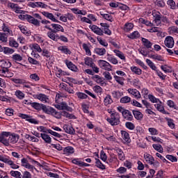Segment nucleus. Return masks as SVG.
<instances>
[{"mask_svg":"<svg viewBox=\"0 0 178 178\" xmlns=\"http://www.w3.org/2000/svg\"><path fill=\"white\" fill-rule=\"evenodd\" d=\"M106 121L111 126H118L120 123V114L118 112H114L111 114L109 118H106Z\"/></svg>","mask_w":178,"mask_h":178,"instance_id":"obj_1","label":"nucleus"},{"mask_svg":"<svg viewBox=\"0 0 178 178\" xmlns=\"http://www.w3.org/2000/svg\"><path fill=\"white\" fill-rule=\"evenodd\" d=\"M52 116H54L56 119H60L62 116H64V118H67L68 119H73V120L76 119V115L73 114H70L66 111H62L60 113V112L56 111V110H54V113H53Z\"/></svg>","mask_w":178,"mask_h":178,"instance_id":"obj_2","label":"nucleus"},{"mask_svg":"<svg viewBox=\"0 0 178 178\" xmlns=\"http://www.w3.org/2000/svg\"><path fill=\"white\" fill-rule=\"evenodd\" d=\"M9 136H10V132L9 131H2L0 134V143L5 147H9Z\"/></svg>","mask_w":178,"mask_h":178,"instance_id":"obj_3","label":"nucleus"},{"mask_svg":"<svg viewBox=\"0 0 178 178\" xmlns=\"http://www.w3.org/2000/svg\"><path fill=\"white\" fill-rule=\"evenodd\" d=\"M143 158L146 163H148L149 165H154L155 168H158V166H159V163L155 161V159H154V156H152V155L148 153H145Z\"/></svg>","mask_w":178,"mask_h":178,"instance_id":"obj_4","label":"nucleus"},{"mask_svg":"<svg viewBox=\"0 0 178 178\" xmlns=\"http://www.w3.org/2000/svg\"><path fill=\"white\" fill-rule=\"evenodd\" d=\"M97 62L100 69L106 70V72H112L113 66L108 61L104 60H99Z\"/></svg>","mask_w":178,"mask_h":178,"instance_id":"obj_5","label":"nucleus"},{"mask_svg":"<svg viewBox=\"0 0 178 178\" xmlns=\"http://www.w3.org/2000/svg\"><path fill=\"white\" fill-rule=\"evenodd\" d=\"M18 117L21 118V119H24L25 120H26V122H29L32 124H38V121L29 115L19 113H18Z\"/></svg>","mask_w":178,"mask_h":178,"instance_id":"obj_6","label":"nucleus"},{"mask_svg":"<svg viewBox=\"0 0 178 178\" xmlns=\"http://www.w3.org/2000/svg\"><path fill=\"white\" fill-rule=\"evenodd\" d=\"M21 165L23 166V168H26V169H29L30 172H34V170H37L34 165L29 163V161H27V159L26 158H22L21 159Z\"/></svg>","mask_w":178,"mask_h":178,"instance_id":"obj_7","label":"nucleus"},{"mask_svg":"<svg viewBox=\"0 0 178 178\" xmlns=\"http://www.w3.org/2000/svg\"><path fill=\"white\" fill-rule=\"evenodd\" d=\"M164 45L167 48H173L175 47V39L172 36H167L164 40Z\"/></svg>","mask_w":178,"mask_h":178,"instance_id":"obj_8","label":"nucleus"},{"mask_svg":"<svg viewBox=\"0 0 178 178\" xmlns=\"http://www.w3.org/2000/svg\"><path fill=\"white\" fill-rule=\"evenodd\" d=\"M28 6L30 8H42V9H45L47 8V5L40 1L36 2H29Z\"/></svg>","mask_w":178,"mask_h":178,"instance_id":"obj_9","label":"nucleus"},{"mask_svg":"<svg viewBox=\"0 0 178 178\" xmlns=\"http://www.w3.org/2000/svg\"><path fill=\"white\" fill-rule=\"evenodd\" d=\"M19 141V135L10 132V136H8V147L10 144H16Z\"/></svg>","mask_w":178,"mask_h":178,"instance_id":"obj_10","label":"nucleus"},{"mask_svg":"<svg viewBox=\"0 0 178 178\" xmlns=\"http://www.w3.org/2000/svg\"><path fill=\"white\" fill-rule=\"evenodd\" d=\"M33 98L35 99H39V101H41V102H43V104H47V102L49 101L48 96L42 93L33 95Z\"/></svg>","mask_w":178,"mask_h":178,"instance_id":"obj_11","label":"nucleus"},{"mask_svg":"<svg viewBox=\"0 0 178 178\" xmlns=\"http://www.w3.org/2000/svg\"><path fill=\"white\" fill-rule=\"evenodd\" d=\"M56 108L60 111H67L68 112H73V108L69 106L65 102H62L60 104H58Z\"/></svg>","mask_w":178,"mask_h":178,"instance_id":"obj_12","label":"nucleus"},{"mask_svg":"<svg viewBox=\"0 0 178 178\" xmlns=\"http://www.w3.org/2000/svg\"><path fill=\"white\" fill-rule=\"evenodd\" d=\"M127 92L131 95H133L134 98H136V99H141V93H140V91L137 89L129 88Z\"/></svg>","mask_w":178,"mask_h":178,"instance_id":"obj_13","label":"nucleus"},{"mask_svg":"<svg viewBox=\"0 0 178 178\" xmlns=\"http://www.w3.org/2000/svg\"><path fill=\"white\" fill-rule=\"evenodd\" d=\"M154 107L156 108V109H157V111H159V112L163 113V115H169V112L165 111V107H163V106L162 105V102H161V100L158 103L154 104Z\"/></svg>","mask_w":178,"mask_h":178,"instance_id":"obj_14","label":"nucleus"},{"mask_svg":"<svg viewBox=\"0 0 178 178\" xmlns=\"http://www.w3.org/2000/svg\"><path fill=\"white\" fill-rule=\"evenodd\" d=\"M72 162L74 165H77V166H79L80 168H88L90 166V164L83 162L79 159H74Z\"/></svg>","mask_w":178,"mask_h":178,"instance_id":"obj_15","label":"nucleus"},{"mask_svg":"<svg viewBox=\"0 0 178 178\" xmlns=\"http://www.w3.org/2000/svg\"><path fill=\"white\" fill-rule=\"evenodd\" d=\"M42 15L44 16V17H47V19H49V20H51V22H54V23H60V22L55 18V16H54V14L48 13L47 11L42 12Z\"/></svg>","mask_w":178,"mask_h":178,"instance_id":"obj_16","label":"nucleus"},{"mask_svg":"<svg viewBox=\"0 0 178 178\" xmlns=\"http://www.w3.org/2000/svg\"><path fill=\"white\" fill-rule=\"evenodd\" d=\"M47 35L49 37V38H50V40H52L53 41L56 42L59 40V35L55 32V30L47 32Z\"/></svg>","mask_w":178,"mask_h":178,"instance_id":"obj_17","label":"nucleus"},{"mask_svg":"<svg viewBox=\"0 0 178 178\" xmlns=\"http://www.w3.org/2000/svg\"><path fill=\"white\" fill-rule=\"evenodd\" d=\"M133 29H134V24L131 22L125 23L122 27V30L124 33H130V31H133Z\"/></svg>","mask_w":178,"mask_h":178,"instance_id":"obj_18","label":"nucleus"},{"mask_svg":"<svg viewBox=\"0 0 178 178\" xmlns=\"http://www.w3.org/2000/svg\"><path fill=\"white\" fill-rule=\"evenodd\" d=\"M127 83H129L131 86H134V87H138L141 84V82L140 81V79L138 78H136L134 79L127 78Z\"/></svg>","mask_w":178,"mask_h":178,"instance_id":"obj_19","label":"nucleus"},{"mask_svg":"<svg viewBox=\"0 0 178 178\" xmlns=\"http://www.w3.org/2000/svg\"><path fill=\"white\" fill-rule=\"evenodd\" d=\"M26 20L29 22V23L33 24V26H40V21L30 15H28Z\"/></svg>","mask_w":178,"mask_h":178,"instance_id":"obj_20","label":"nucleus"},{"mask_svg":"<svg viewBox=\"0 0 178 178\" xmlns=\"http://www.w3.org/2000/svg\"><path fill=\"white\" fill-rule=\"evenodd\" d=\"M29 48H31V51H33V52H38V54L42 52V49H41V47L37 43L31 44Z\"/></svg>","mask_w":178,"mask_h":178,"instance_id":"obj_21","label":"nucleus"},{"mask_svg":"<svg viewBox=\"0 0 178 178\" xmlns=\"http://www.w3.org/2000/svg\"><path fill=\"white\" fill-rule=\"evenodd\" d=\"M42 109L44 113H47V115H51V116L54 115V113L55 112V108L51 107V106H47L45 105H42Z\"/></svg>","mask_w":178,"mask_h":178,"instance_id":"obj_22","label":"nucleus"},{"mask_svg":"<svg viewBox=\"0 0 178 178\" xmlns=\"http://www.w3.org/2000/svg\"><path fill=\"white\" fill-rule=\"evenodd\" d=\"M90 29L92 30V31H93V33L97 34V35H104V31H102L101 28H99L95 25H92L90 26Z\"/></svg>","mask_w":178,"mask_h":178,"instance_id":"obj_23","label":"nucleus"},{"mask_svg":"<svg viewBox=\"0 0 178 178\" xmlns=\"http://www.w3.org/2000/svg\"><path fill=\"white\" fill-rule=\"evenodd\" d=\"M63 130L67 134H74L76 133V130H74V128H73V127H72L69 124H64L63 125Z\"/></svg>","mask_w":178,"mask_h":178,"instance_id":"obj_24","label":"nucleus"},{"mask_svg":"<svg viewBox=\"0 0 178 178\" xmlns=\"http://www.w3.org/2000/svg\"><path fill=\"white\" fill-rule=\"evenodd\" d=\"M65 65L70 69V70H72V72H79V68L77 66H76L72 61L66 60Z\"/></svg>","mask_w":178,"mask_h":178,"instance_id":"obj_25","label":"nucleus"},{"mask_svg":"<svg viewBox=\"0 0 178 178\" xmlns=\"http://www.w3.org/2000/svg\"><path fill=\"white\" fill-rule=\"evenodd\" d=\"M53 30H54L55 33H58V31H61V33L65 32V29H63V26H62L60 24H51Z\"/></svg>","mask_w":178,"mask_h":178,"instance_id":"obj_26","label":"nucleus"},{"mask_svg":"<svg viewBox=\"0 0 178 178\" xmlns=\"http://www.w3.org/2000/svg\"><path fill=\"white\" fill-rule=\"evenodd\" d=\"M130 70L134 73V74H136L137 76H140V74H143V70L136 66H131L130 67Z\"/></svg>","mask_w":178,"mask_h":178,"instance_id":"obj_27","label":"nucleus"},{"mask_svg":"<svg viewBox=\"0 0 178 178\" xmlns=\"http://www.w3.org/2000/svg\"><path fill=\"white\" fill-rule=\"evenodd\" d=\"M122 118L125 119V120H133V114L129 110H125V111L122 114Z\"/></svg>","mask_w":178,"mask_h":178,"instance_id":"obj_28","label":"nucleus"},{"mask_svg":"<svg viewBox=\"0 0 178 178\" xmlns=\"http://www.w3.org/2000/svg\"><path fill=\"white\" fill-rule=\"evenodd\" d=\"M100 26H102V31H104V34H107V35H111L112 34V31L109 30V25L106 23H101Z\"/></svg>","mask_w":178,"mask_h":178,"instance_id":"obj_29","label":"nucleus"},{"mask_svg":"<svg viewBox=\"0 0 178 178\" xmlns=\"http://www.w3.org/2000/svg\"><path fill=\"white\" fill-rule=\"evenodd\" d=\"M22 86H23V90H25L27 94H30V92H32L33 89H31V85L30 84V82H27L24 81Z\"/></svg>","mask_w":178,"mask_h":178,"instance_id":"obj_30","label":"nucleus"},{"mask_svg":"<svg viewBox=\"0 0 178 178\" xmlns=\"http://www.w3.org/2000/svg\"><path fill=\"white\" fill-rule=\"evenodd\" d=\"M106 59L108 62H110V63H112L113 65H118V63H119L118 58L111 54H107Z\"/></svg>","mask_w":178,"mask_h":178,"instance_id":"obj_31","label":"nucleus"},{"mask_svg":"<svg viewBox=\"0 0 178 178\" xmlns=\"http://www.w3.org/2000/svg\"><path fill=\"white\" fill-rule=\"evenodd\" d=\"M113 103V100L112 99V96H111V95H106L104 99L105 106H109V105Z\"/></svg>","mask_w":178,"mask_h":178,"instance_id":"obj_32","label":"nucleus"},{"mask_svg":"<svg viewBox=\"0 0 178 178\" xmlns=\"http://www.w3.org/2000/svg\"><path fill=\"white\" fill-rule=\"evenodd\" d=\"M132 113H133V115H134L135 119H136V120H141V119H143V113H141V111H137V110H133Z\"/></svg>","mask_w":178,"mask_h":178,"instance_id":"obj_33","label":"nucleus"},{"mask_svg":"<svg viewBox=\"0 0 178 178\" xmlns=\"http://www.w3.org/2000/svg\"><path fill=\"white\" fill-rule=\"evenodd\" d=\"M141 41L144 47H145L147 49L152 48V42H151V41H149L148 39L142 38Z\"/></svg>","mask_w":178,"mask_h":178,"instance_id":"obj_34","label":"nucleus"},{"mask_svg":"<svg viewBox=\"0 0 178 178\" xmlns=\"http://www.w3.org/2000/svg\"><path fill=\"white\" fill-rule=\"evenodd\" d=\"M121 136L125 143H130V134L126 131H121Z\"/></svg>","mask_w":178,"mask_h":178,"instance_id":"obj_35","label":"nucleus"},{"mask_svg":"<svg viewBox=\"0 0 178 178\" xmlns=\"http://www.w3.org/2000/svg\"><path fill=\"white\" fill-rule=\"evenodd\" d=\"M114 80L118 83V84H120V86H124V79L123 76H119L118 75H114L113 76Z\"/></svg>","mask_w":178,"mask_h":178,"instance_id":"obj_36","label":"nucleus"},{"mask_svg":"<svg viewBox=\"0 0 178 178\" xmlns=\"http://www.w3.org/2000/svg\"><path fill=\"white\" fill-rule=\"evenodd\" d=\"M9 46L11 47V48H19V43L16 40H15L13 38H10L8 40Z\"/></svg>","mask_w":178,"mask_h":178,"instance_id":"obj_37","label":"nucleus"},{"mask_svg":"<svg viewBox=\"0 0 178 178\" xmlns=\"http://www.w3.org/2000/svg\"><path fill=\"white\" fill-rule=\"evenodd\" d=\"M18 28L19 29L21 33L25 34V35H30V30H29L26 26L19 24L18 25Z\"/></svg>","mask_w":178,"mask_h":178,"instance_id":"obj_38","label":"nucleus"},{"mask_svg":"<svg viewBox=\"0 0 178 178\" xmlns=\"http://www.w3.org/2000/svg\"><path fill=\"white\" fill-rule=\"evenodd\" d=\"M40 137L47 144H51V143H52V139L47 134H40Z\"/></svg>","mask_w":178,"mask_h":178,"instance_id":"obj_39","label":"nucleus"},{"mask_svg":"<svg viewBox=\"0 0 178 178\" xmlns=\"http://www.w3.org/2000/svg\"><path fill=\"white\" fill-rule=\"evenodd\" d=\"M63 153L65 155H71V154H74V148L72 146L66 147L63 149Z\"/></svg>","mask_w":178,"mask_h":178,"instance_id":"obj_40","label":"nucleus"},{"mask_svg":"<svg viewBox=\"0 0 178 178\" xmlns=\"http://www.w3.org/2000/svg\"><path fill=\"white\" fill-rule=\"evenodd\" d=\"M113 52H114V54H115L116 56L120 58V59L126 62V56H124V54H123V52H122L118 49L113 50Z\"/></svg>","mask_w":178,"mask_h":178,"instance_id":"obj_41","label":"nucleus"},{"mask_svg":"<svg viewBox=\"0 0 178 178\" xmlns=\"http://www.w3.org/2000/svg\"><path fill=\"white\" fill-rule=\"evenodd\" d=\"M150 58L152 59H154V60H159V62H165V58H163V56L159 54H151Z\"/></svg>","mask_w":178,"mask_h":178,"instance_id":"obj_42","label":"nucleus"},{"mask_svg":"<svg viewBox=\"0 0 178 178\" xmlns=\"http://www.w3.org/2000/svg\"><path fill=\"white\" fill-rule=\"evenodd\" d=\"M128 38L131 40H136L137 38H140V33L137 31H135L127 35Z\"/></svg>","mask_w":178,"mask_h":178,"instance_id":"obj_43","label":"nucleus"},{"mask_svg":"<svg viewBox=\"0 0 178 178\" xmlns=\"http://www.w3.org/2000/svg\"><path fill=\"white\" fill-rule=\"evenodd\" d=\"M115 151L118 154V159H120V161H124L125 156H124V153L123 152V150H122L121 149L117 148L115 149Z\"/></svg>","mask_w":178,"mask_h":178,"instance_id":"obj_44","label":"nucleus"},{"mask_svg":"<svg viewBox=\"0 0 178 178\" xmlns=\"http://www.w3.org/2000/svg\"><path fill=\"white\" fill-rule=\"evenodd\" d=\"M6 163H8L9 166H10L11 169H19V165L17 164H15L13 161H12L9 157L8 159H7V161H6Z\"/></svg>","mask_w":178,"mask_h":178,"instance_id":"obj_45","label":"nucleus"},{"mask_svg":"<svg viewBox=\"0 0 178 178\" xmlns=\"http://www.w3.org/2000/svg\"><path fill=\"white\" fill-rule=\"evenodd\" d=\"M152 147L155 151H157V152H159L160 154L163 153V147H162V145L161 144H153Z\"/></svg>","mask_w":178,"mask_h":178,"instance_id":"obj_46","label":"nucleus"},{"mask_svg":"<svg viewBox=\"0 0 178 178\" xmlns=\"http://www.w3.org/2000/svg\"><path fill=\"white\" fill-rule=\"evenodd\" d=\"M12 59L16 63L19 62H22L23 60V57L19 54H15L12 56Z\"/></svg>","mask_w":178,"mask_h":178,"instance_id":"obj_47","label":"nucleus"},{"mask_svg":"<svg viewBox=\"0 0 178 178\" xmlns=\"http://www.w3.org/2000/svg\"><path fill=\"white\" fill-rule=\"evenodd\" d=\"M58 50L61 51L63 54H65V55H70L72 54V51H70V49L67 46H60L58 47Z\"/></svg>","mask_w":178,"mask_h":178,"instance_id":"obj_48","label":"nucleus"},{"mask_svg":"<svg viewBox=\"0 0 178 178\" xmlns=\"http://www.w3.org/2000/svg\"><path fill=\"white\" fill-rule=\"evenodd\" d=\"M109 6L111 8H122L124 10L127 8L126 6H120V3L119 2H111L109 3Z\"/></svg>","mask_w":178,"mask_h":178,"instance_id":"obj_49","label":"nucleus"},{"mask_svg":"<svg viewBox=\"0 0 178 178\" xmlns=\"http://www.w3.org/2000/svg\"><path fill=\"white\" fill-rule=\"evenodd\" d=\"M92 79L94 81H96L97 83V84L103 85L104 83V78L99 76V75H95L92 76Z\"/></svg>","mask_w":178,"mask_h":178,"instance_id":"obj_50","label":"nucleus"},{"mask_svg":"<svg viewBox=\"0 0 178 178\" xmlns=\"http://www.w3.org/2000/svg\"><path fill=\"white\" fill-rule=\"evenodd\" d=\"M82 47L86 52V55H88V56H91V50H90V46L86 43H83L82 44Z\"/></svg>","mask_w":178,"mask_h":178,"instance_id":"obj_51","label":"nucleus"},{"mask_svg":"<svg viewBox=\"0 0 178 178\" xmlns=\"http://www.w3.org/2000/svg\"><path fill=\"white\" fill-rule=\"evenodd\" d=\"M97 168L99 169H101L102 170H105L106 168L105 167V165L101 162V160L96 159V162H95Z\"/></svg>","mask_w":178,"mask_h":178,"instance_id":"obj_52","label":"nucleus"},{"mask_svg":"<svg viewBox=\"0 0 178 178\" xmlns=\"http://www.w3.org/2000/svg\"><path fill=\"white\" fill-rule=\"evenodd\" d=\"M84 61H85V65H86L87 66H90V67H91L95 64L94 60L90 57L85 58Z\"/></svg>","mask_w":178,"mask_h":178,"instance_id":"obj_53","label":"nucleus"},{"mask_svg":"<svg viewBox=\"0 0 178 178\" xmlns=\"http://www.w3.org/2000/svg\"><path fill=\"white\" fill-rule=\"evenodd\" d=\"M101 16L105 20H108V22H113V17H112V14H104L100 13Z\"/></svg>","mask_w":178,"mask_h":178,"instance_id":"obj_54","label":"nucleus"},{"mask_svg":"<svg viewBox=\"0 0 178 178\" xmlns=\"http://www.w3.org/2000/svg\"><path fill=\"white\" fill-rule=\"evenodd\" d=\"M95 51L97 55H99L100 56H104L106 54V49H105L97 48L95 49Z\"/></svg>","mask_w":178,"mask_h":178,"instance_id":"obj_55","label":"nucleus"},{"mask_svg":"<svg viewBox=\"0 0 178 178\" xmlns=\"http://www.w3.org/2000/svg\"><path fill=\"white\" fill-rule=\"evenodd\" d=\"M3 54H6V55H12V54L15 53V49L10 47H3Z\"/></svg>","mask_w":178,"mask_h":178,"instance_id":"obj_56","label":"nucleus"},{"mask_svg":"<svg viewBox=\"0 0 178 178\" xmlns=\"http://www.w3.org/2000/svg\"><path fill=\"white\" fill-rule=\"evenodd\" d=\"M120 102L121 104H129V103L131 102V97H130L129 96L122 97L120 99Z\"/></svg>","mask_w":178,"mask_h":178,"instance_id":"obj_57","label":"nucleus"},{"mask_svg":"<svg viewBox=\"0 0 178 178\" xmlns=\"http://www.w3.org/2000/svg\"><path fill=\"white\" fill-rule=\"evenodd\" d=\"M161 69L165 73H172V67L169 65H161Z\"/></svg>","mask_w":178,"mask_h":178,"instance_id":"obj_58","label":"nucleus"},{"mask_svg":"<svg viewBox=\"0 0 178 178\" xmlns=\"http://www.w3.org/2000/svg\"><path fill=\"white\" fill-rule=\"evenodd\" d=\"M93 91H95L96 94H98V95H102V92H104V89L99 86H95L93 87Z\"/></svg>","mask_w":178,"mask_h":178,"instance_id":"obj_59","label":"nucleus"},{"mask_svg":"<svg viewBox=\"0 0 178 178\" xmlns=\"http://www.w3.org/2000/svg\"><path fill=\"white\" fill-rule=\"evenodd\" d=\"M148 131L151 136H158L159 134V131L154 127H150L148 129Z\"/></svg>","mask_w":178,"mask_h":178,"instance_id":"obj_60","label":"nucleus"},{"mask_svg":"<svg viewBox=\"0 0 178 178\" xmlns=\"http://www.w3.org/2000/svg\"><path fill=\"white\" fill-rule=\"evenodd\" d=\"M10 176L15 178H22V173L19 171L12 170L10 172Z\"/></svg>","mask_w":178,"mask_h":178,"instance_id":"obj_61","label":"nucleus"},{"mask_svg":"<svg viewBox=\"0 0 178 178\" xmlns=\"http://www.w3.org/2000/svg\"><path fill=\"white\" fill-rule=\"evenodd\" d=\"M15 95L17 97V98H18V99H23V98L25 97L24 93L19 90L15 91Z\"/></svg>","mask_w":178,"mask_h":178,"instance_id":"obj_62","label":"nucleus"},{"mask_svg":"<svg viewBox=\"0 0 178 178\" xmlns=\"http://www.w3.org/2000/svg\"><path fill=\"white\" fill-rule=\"evenodd\" d=\"M167 5L170 6V8L172 10H175L176 9V2L173 0H168Z\"/></svg>","mask_w":178,"mask_h":178,"instance_id":"obj_63","label":"nucleus"},{"mask_svg":"<svg viewBox=\"0 0 178 178\" xmlns=\"http://www.w3.org/2000/svg\"><path fill=\"white\" fill-rule=\"evenodd\" d=\"M30 80L32 81H40V76L38 74H32L29 76Z\"/></svg>","mask_w":178,"mask_h":178,"instance_id":"obj_64","label":"nucleus"}]
</instances>
